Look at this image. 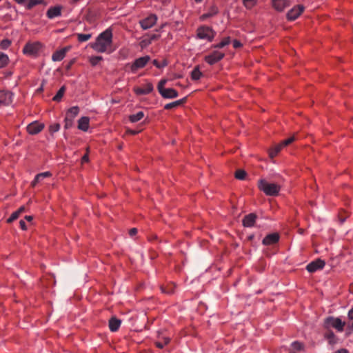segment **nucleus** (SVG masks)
Returning a JSON list of instances; mask_svg holds the SVG:
<instances>
[{
	"label": "nucleus",
	"instance_id": "obj_47",
	"mask_svg": "<svg viewBox=\"0 0 353 353\" xmlns=\"http://www.w3.org/2000/svg\"><path fill=\"white\" fill-rule=\"evenodd\" d=\"M137 233V229L135 228L130 229L129 231V234L131 236H134Z\"/></svg>",
	"mask_w": 353,
	"mask_h": 353
},
{
	"label": "nucleus",
	"instance_id": "obj_34",
	"mask_svg": "<svg viewBox=\"0 0 353 353\" xmlns=\"http://www.w3.org/2000/svg\"><path fill=\"white\" fill-rule=\"evenodd\" d=\"M103 59L101 56H94L90 58V63L92 66L97 65Z\"/></svg>",
	"mask_w": 353,
	"mask_h": 353
},
{
	"label": "nucleus",
	"instance_id": "obj_37",
	"mask_svg": "<svg viewBox=\"0 0 353 353\" xmlns=\"http://www.w3.org/2000/svg\"><path fill=\"white\" fill-rule=\"evenodd\" d=\"M51 176H52L51 172H41V173L37 174V179H40L41 181L43 179L46 178V177H50Z\"/></svg>",
	"mask_w": 353,
	"mask_h": 353
},
{
	"label": "nucleus",
	"instance_id": "obj_55",
	"mask_svg": "<svg viewBox=\"0 0 353 353\" xmlns=\"http://www.w3.org/2000/svg\"><path fill=\"white\" fill-rule=\"evenodd\" d=\"M81 161H82L83 163L88 162V154H85L82 157Z\"/></svg>",
	"mask_w": 353,
	"mask_h": 353
},
{
	"label": "nucleus",
	"instance_id": "obj_2",
	"mask_svg": "<svg viewBox=\"0 0 353 353\" xmlns=\"http://www.w3.org/2000/svg\"><path fill=\"white\" fill-rule=\"evenodd\" d=\"M259 188L268 196H276L280 191V185L274 183H269L265 179L259 181Z\"/></svg>",
	"mask_w": 353,
	"mask_h": 353
},
{
	"label": "nucleus",
	"instance_id": "obj_49",
	"mask_svg": "<svg viewBox=\"0 0 353 353\" xmlns=\"http://www.w3.org/2000/svg\"><path fill=\"white\" fill-rule=\"evenodd\" d=\"M20 227L22 230H26V222L23 220H21L20 222Z\"/></svg>",
	"mask_w": 353,
	"mask_h": 353
},
{
	"label": "nucleus",
	"instance_id": "obj_52",
	"mask_svg": "<svg viewBox=\"0 0 353 353\" xmlns=\"http://www.w3.org/2000/svg\"><path fill=\"white\" fill-rule=\"evenodd\" d=\"M39 181H41V180L37 179V175H36L34 177V179L32 182V185L35 186L37 185V183H39Z\"/></svg>",
	"mask_w": 353,
	"mask_h": 353
},
{
	"label": "nucleus",
	"instance_id": "obj_13",
	"mask_svg": "<svg viewBox=\"0 0 353 353\" xmlns=\"http://www.w3.org/2000/svg\"><path fill=\"white\" fill-rule=\"evenodd\" d=\"M290 4V2L289 0H272L273 8L279 12L284 10Z\"/></svg>",
	"mask_w": 353,
	"mask_h": 353
},
{
	"label": "nucleus",
	"instance_id": "obj_50",
	"mask_svg": "<svg viewBox=\"0 0 353 353\" xmlns=\"http://www.w3.org/2000/svg\"><path fill=\"white\" fill-rule=\"evenodd\" d=\"M223 42V43H224V46H227L230 43V37H226L225 39H223V41H221Z\"/></svg>",
	"mask_w": 353,
	"mask_h": 353
},
{
	"label": "nucleus",
	"instance_id": "obj_21",
	"mask_svg": "<svg viewBox=\"0 0 353 353\" xmlns=\"http://www.w3.org/2000/svg\"><path fill=\"white\" fill-rule=\"evenodd\" d=\"M89 118L86 117H81L78 122V128L85 132L89 128Z\"/></svg>",
	"mask_w": 353,
	"mask_h": 353
},
{
	"label": "nucleus",
	"instance_id": "obj_53",
	"mask_svg": "<svg viewBox=\"0 0 353 353\" xmlns=\"http://www.w3.org/2000/svg\"><path fill=\"white\" fill-rule=\"evenodd\" d=\"M224 46H225L224 43H223V42L221 41L219 43L214 46V48H223Z\"/></svg>",
	"mask_w": 353,
	"mask_h": 353
},
{
	"label": "nucleus",
	"instance_id": "obj_57",
	"mask_svg": "<svg viewBox=\"0 0 353 353\" xmlns=\"http://www.w3.org/2000/svg\"><path fill=\"white\" fill-rule=\"evenodd\" d=\"M71 125L72 122L70 123V120L67 121V120L65 119V128H69V126H70Z\"/></svg>",
	"mask_w": 353,
	"mask_h": 353
},
{
	"label": "nucleus",
	"instance_id": "obj_46",
	"mask_svg": "<svg viewBox=\"0 0 353 353\" xmlns=\"http://www.w3.org/2000/svg\"><path fill=\"white\" fill-rule=\"evenodd\" d=\"M241 45H242L241 43L238 40H234L233 41V47L234 48H238L241 47Z\"/></svg>",
	"mask_w": 353,
	"mask_h": 353
},
{
	"label": "nucleus",
	"instance_id": "obj_35",
	"mask_svg": "<svg viewBox=\"0 0 353 353\" xmlns=\"http://www.w3.org/2000/svg\"><path fill=\"white\" fill-rule=\"evenodd\" d=\"M42 2V0H29L28 3H27L26 8L27 9H31L36 5H38Z\"/></svg>",
	"mask_w": 353,
	"mask_h": 353
},
{
	"label": "nucleus",
	"instance_id": "obj_12",
	"mask_svg": "<svg viewBox=\"0 0 353 353\" xmlns=\"http://www.w3.org/2000/svg\"><path fill=\"white\" fill-rule=\"evenodd\" d=\"M13 94L9 91L0 92V104L8 105L12 102Z\"/></svg>",
	"mask_w": 353,
	"mask_h": 353
},
{
	"label": "nucleus",
	"instance_id": "obj_7",
	"mask_svg": "<svg viewBox=\"0 0 353 353\" xmlns=\"http://www.w3.org/2000/svg\"><path fill=\"white\" fill-rule=\"evenodd\" d=\"M225 54L219 50H214L213 52L208 56H205V61L210 65H213L222 59L224 57Z\"/></svg>",
	"mask_w": 353,
	"mask_h": 353
},
{
	"label": "nucleus",
	"instance_id": "obj_25",
	"mask_svg": "<svg viewBox=\"0 0 353 353\" xmlns=\"http://www.w3.org/2000/svg\"><path fill=\"white\" fill-rule=\"evenodd\" d=\"M185 101V98H183V99H181L173 101L172 103H167L164 106V108L165 110H170V109H172V108H175L179 106L180 105L183 104Z\"/></svg>",
	"mask_w": 353,
	"mask_h": 353
},
{
	"label": "nucleus",
	"instance_id": "obj_15",
	"mask_svg": "<svg viewBox=\"0 0 353 353\" xmlns=\"http://www.w3.org/2000/svg\"><path fill=\"white\" fill-rule=\"evenodd\" d=\"M279 240V235L277 233H272L267 235L263 239V244L265 245H274L277 243Z\"/></svg>",
	"mask_w": 353,
	"mask_h": 353
},
{
	"label": "nucleus",
	"instance_id": "obj_1",
	"mask_svg": "<svg viewBox=\"0 0 353 353\" xmlns=\"http://www.w3.org/2000/svg\"><path fill=\"white\" fill-rule=\"evenodd\" d=\"M90 47L97 52L108 54L112 53L114 49L112 48V32L110 28L99 34L95 41L90 43Z\"/></svg>",
	"mask_w": 353,
	"mask_h": 353
},
{
	"label": "nucleus",
	"instance_id": "obj_30",
	"mask_svg": "<svg viewBox=\"0 0 353 353\" xmlns=\"http://www.w3.org/2000/svg\"><path fill=\"white\" fill-rule=\"evenodd\" d=\"M283 148L281 144L275 145L272 149L270 150V156L271 158H274L277 155V154L281 151Z\"/></svg>",
	"mask_w": 353,
	"mask_h": 353
},
{
	"label": "nucleus",
	"instance_id": "obj_62",
	"mask_svg": "<svg viewBox=\"0 0 353 353\" xmlns=\"http://www.w3.org/2000/svg\"><path fill=\"white\" fill-rule=\"evenodd\" d=\"M153 63H154V65H155L156 66L159 67V65H158L157 61L154 60Z\"/></svg>",
	"mask_w": 353,
	"mask_h": 353
},
{
	"label": "nucleus",
	"instance_id": "obj_11",
	"mask_svg": "<svg viewBox=\"0 0 353 353\" xmlns=\"http://www.w3.org/2000/svg\"><path fill=\"white\" fill-rule=\"evenodd\" d=\"M44 128V124L34 121L27 126V131L30 134H37Z\"/></svg>",
	"mask_w": 353,
	"mask_h": 353
},
{
	"label": "nucleus",
	"instance_id": "obj_44",
	"mask_svg": "<svg viewBox=\"0 0 353 353\" xmlns=\"http://www.w3.org/2000/svg\"><path fill=\"white\" fill-rule=\"evenodd\" d=\"M19 212H14L11 214L10 218L8 219V222L13 221L14 220L17 219L19 217Z\"/></svg>",
	"mask_w": 353,
	"mask_h": 353
},
{
	"label": "nucleus",
	"instance_id": "obj_16",
	"mask_svg": "<svg viewBox=\"0 0 353 353\" xmlns=\"http://www.w3.org/2000/svg\"><path fill=\"white\" fill-rule=\"evenodd\" d=\"M48 18L52 19L61 15V7L60 6L50 7L46 13Z\"/></svg>",
	"mask_w": 353,
	"mask_h": 353
},
{
	"label": "nucleus",
	"instance_id": "obj_18",
	"mask_svg": "<svg viewBox=\"0 0 353 353\" xmlns=\"http://www.w3.org/2000/svg\"><path fill=\"white\" fill-rule=\"evenodd\" d=\"M160 94L165 99H174L178 97V92L173 88H165Z\"/></svg>",
	"mask_w": 353,
	"mask_h": 353
},
{
	"label": "nucleus",
	"instance_id": "obj_5",
	"mask_svg": "<svg viewBox=\"0 0 353 353\" xmlns=\"http://www.w3.org/2000/svg\"><path fill=\"white\" fill-rule=\"evenodd\" d=\"M327 326H332L337 331L342 332L343 330L345 323L342 322L339 318L328 317L325 320Z\"/></svg>",
	"mask_w": 353,
	"mask_h": 353
},
{
	"label": "nucleus",
	"instance_id": "obj_31",
	"mask_svg": "<svg viewBox=\"0 0 353 353\" xmlns=\"http://www.w3.org/2000/svg\"><path fill=\"white\" fill-rule=\"evenodd\" d=\"M77 36L78 41L79 42L87 41H88L92 37V34H91L79 33V34H77Z\"/></svg>",
	"mask_w": 353,
	"mask_h": 353
},
{
	"label": "nucleus",
	"instance_id": "obj_41",
	"mask_svg": "<svg viewBox=\"0 0 353 353\" xmlns=\"http://www.w3.org/2000/svg\"><path fill=\"white\" fill-rule=\"evenodd\" d=\"M166 83H167L166 79H162L159 81L158 86H157L159 92H160L161 91H162L163 90L165 89V85L166 84Z\"/></svg>",
	"mask_w": 353,
	"mask_h": 353
},
{
	"label": "nucleus",
	"instance_id": "obj_60",
	"mask_svg": "<svg viewBox=\"0 0 353 353\" xmlns=\"http://www.w3.org/2000/svg\"><path fill=\"white\" fill-rule=\"evenodd\" d=\"M128 132L132 134H136L138 132L135 130H128Z\"/></svg>",
	"mask_w": 353,
	"mask_h": 353
},
{
	"label": "nucleus",
	"instance_id": "obj_6",
	"mask_svg": "<svg viewBox=\"0 0 353 353\" xmlns=\"http://www.w3.org/2000/svg\"><path fill=\"white\" fill-rule=\"evenodd\" d=\"M157 21V17L154 14H151L146 18L141 20L139 21L141 27L143 30H148L152 27H153Z\"/></svg>",
	"mask_w": 353,
	"mask_h": 353
},
{
	"label": "nucleus",
	"instance_id": "obj_63",
	"mask_svg": "<svg viewBox=\"0 0 353 353\" xmlns=\"http://www.w3.org/2000/svg\"><path fill=\"white\" fill-rule=\"evenodd\" d=\"M81 0H72L73 3H77L79 1H80Z\"/></svg>",
	"mask_w": 353,
	"mask_h": 353
},
{
	"label": "nucleus",
	"instance_id": "obj_45",
	"mask_svg": "<svg viewBox=\"0 0 353 353\" xmlns=\"http://www.w3.org/2000/svg\"><path fill=\"white\" fill-rule=\"evenodd\" d=\"M161 290L163 293H165V294H172V293L174 292V288L173 287H171L169 289H165V288L161 287Z\"/></svg>",
	"mask_w": 353,
	"mask_h": 353
},
{
	"label": "nucleus",
	"instance_id": "obj_17",
	"mask_svg": "<svg viewBox=\"0 0 353 353\" xmlns=\"http://www.w3.org/2000/svg\"><path fill=\"white\" fill-rule=\"evenodd\" d=\"M256 215L254 213H250L246 215L243 219V225L244 227H252L256 221Z\"/></svg>",
	"mask_w": 353,
	"mask_h": 353
},
{
	"label": "nucleus",
	"instance_id": "obj_28",
	"mask_svg": "<svg viewBox=\"0 0 353 353\" xmlns=\"http://www.w3.org/2000/svg\"><path fill=\"white\" fill-rule=\"evenodd\" d=\"M152 42L149 39V35L143 36L139 43L140 47L143 49L148 46Z\"/></svg>",
	"mask_w": 353,
	"mask_h": 353
},
{
	"label": "nucleus",
	"instance_id": "obj_59",
	"mask_svg": "<svg viewBox=\"0 0 353 353\" xmlns=\"http://www.w3.org/2000/svg\"><path fill=\"white\" fill-rule=\"evenodd\" d=\"M25 210L24 207H21L17 212H19V214L22 212H23Z\"/></svg>",
	"mask_w": 353,
	"mask_h": 353
},
{
	"label": "nucleus",
	"instance_id": "obj_39",
	"mask_svg": "<svg viewBox=\"0 0 353 353\" xmlns=\"http://www.w3.org/2000/svg\"><path fill=\"white\" fill-rule=\"evenodd\" d=\"M292 347L293 350H301L303 348V344L298 341H294L292 343Z\"/></svg>",
	"mask_w": 353,
	"mask_h": 353
},
{
	"label": "nucleus",
	"instance_id": "obj_54",
	"mask_svg": "<svg viewBox=\"0 0 353 353\" xmlns=\"http://www.w3.org/2000/svg\"><path fill=\"white\" fill-rule=\"evenodd\" d=\"M224 46H225L224 43H223V42L221 41L219 43L214 46V48H223Z\"/></svg>",
	"mask_w": 353,
	"mask_h": 353
},
{
	"label": "nucleus",
	"instance_id": "obj_20",
	"mask_svg": "<svg viewBox=\"0 0 353 353\" xmlns=\"http://www.w3.org/2000/svg\"><path fill=\"white\" fill-rule=\"evenodd\" d=\"M79 112V108L77 106H73L70 108L66 113L67 121L70 120V122H72L74 118L77 116Z\"/></svg>",
	"mask_w": 353,
	"mask_h": 353
},
{
	"label": "nucleus",
	"instance_id": "obj_64",
	"mask_svg": "<svg viewBox=\"0 0 353 353\" xmlns=\"http://www.w3.org/2000/svg\"><path fill=\"white\" fill-rule=\"evenodd\" d=\"M196 3H200L202 1V0H194Z\"/></svg>",
	"mask_w": 353,
	"mask_h": 353
},
{
	"label": "nucleus",
	"instance_id": "obj_32",
	"mask_svg": "<svg viewBox=\"0 0 353 353\" xmlns=\"http://www.w3.org/2000/svg\"><path fill=\"white\" fill-rule=\"evenodd\" d=\"M65 90V87L62 86L59 90V91L57 92L56 95L53 97V100L55 101H59L61 99V98L63 97V94H64Z\"/></svg>",
	"mask_w": 353,
	"mask_h": 353
},
{
	"label": "nucleus",
	"instance_id": "obj_29",
	"mask_svg": "<svg viewBox=\"0 0 353 353\" xmlns=\"http://www.w3.org/2000/svg\"><path fill=\"white\" fill-rule=\"evenodd\" d=\"M258 0H242L243 5L247 9H251L256 5Z\"/></svg>",
	"mask_w": 353,
	"mask_h": 353
},
{
	"label": "nucleus",
	"instance_id": "obj_51",
	"mask_svg": "<svg viewBox=\"0 0 353 353\" xmlns=\"http://www.w3.org/2000/svg\"><path fill=\"white\" fill-rule=\"evenodd\" d=\"M348 318L353 320V307L348 312Z\"/></svg>",
	"mask_w": 353,
	"mask_h": 353
},
{
	"label": "nucleus",
	"instance_id": "obj_42",
	"mask_svg": "<svg viewBox=\"0 0 353 353\" xmlns=\"http://www.w3.org/2000/svg\"><path fill=\"white\" fill-rule=\"evenodd\" d=\"M166 83H167L166 79H162L159 81L158 86H157L159 92H160L161 91H162L163 90L165 89V85L166 84Z\"/></svg>",
	"mask_w": 353,
	"mask_h": 353
},
{
	"label": "nucleus",
	"instance_id": "obj_23",
	"mask_svg": "<svg viewBox=\"0 0 353 353\" xmlns=\"http://www.w3.org/2000/svg\"><path fill=\"white\" fill-rule=\"evenodd\" d=\"M170 342V338L168 336H161L159 335L158 337V341L155 342V344L157 347L163 348L165 345H167Z\"/></svg>",
	"mask_w": 353,
	"mask_h": 353
},
{
	"label": "nucleus",
	"instance_id": "obj_8",
	"mask_svg": "<svg viewBox=\"0 0 353 353\" xmlns=\"http://www.w3.org/2000/svg\"><path fill=\"white\" fill-rule=\"evenodd\" d=\"M305 8L302 5H298L292 8L287 14V18L290 21L296 19L303 12Z\"/></svg>",
	"mask_w": 353,
	"mask_h": 353
},
{
	"label": "nucleus",
	"instance_id": "obj_9",
	"mask_svg": "<svg viewBox=\"0 0 353 353\" xmlns=\"http://www.w3.org/2000/svg\"><path fill=\"white\" fill-rule=\"evenodd\" d=\"M325 265L324 261L321 259H316L314 261L310 263L307 267L306 270L311 273L315 272L317 270H322Z\"/></svg>",
	"mask_w": 353,
	"mask_h": 353
},
{
	"label": "nucleus",
	"instance_id": "obj_48",
	"mask_svg": "<svg viewBox=\"0 0 353 353\" xmlns=\"http://www.w3.org/2000/svg\"><path fill=\"white\" fill-rule=\"evenodd\" d=\"M158 38H159V35H157L156 34H152L151 35H149V39L150 40L151 42L154 40L157 39Z\"/></svg>",
	"mask_w": 353,
	"mask_h": 353
},
{
	"label": "nucleus",
	"instance_id": "obj_14",
	"mask_svg": "<svg viewBox=\"0 0 353 353\" xmlns=\"http://www.w3.org/2000/svg\"><path fill=\"white\" fill-rule=\"evenodd\" d=\"M70 47H65L61 50H57L52 54V60L53 61H60L64 59Z\"/></svg>",
	"mask_w": 353,
	"mask_h": 353
},
{
	"label": "nucleus",
	"instance_id": "obj_27",
	"mask_svg": "<svg viewBox=\"0 0 353 353\" xmlns=\"http://www.w3.org/2000/svg\"><path fill=\"white\" fill-rule=\"evenodd\" d=\"M9 61V58L7 54L0 52V68H4L7 65Z\"/></svg>",
	"mask_w": 353,
	"mask_h": 353
},
{
	"label": "nucleus",
	"instance_id": "obj_19",
	"mask_svg": "<svg viewBox=\"0 0 353 353\" xmlns=\"http://www.w3.org/2000/svg\"><path fill=\"white\" fill-rule=\"evenodd\" d=\"M153 90V85L151 83H147L143 88H137L134 89L137 94L142 95L150 93Z\"/></svg>",
	"mask_w": 353,
	"mask_h": 353
},
{
	"label": "nucleus",
	"instance_id": "obj_43",
	"mask_svg": "<svg viewBox=\"0 0 353 353\" xmlns=\"http://www.w3.org/2000/svg\"><path fill=\"white\" fill-rule=\"evenodd\" d=\"M294 140V137H290L285 140H284L283 142H281L280 144L282 145V147H285L289 144H290L291 143H292Z\"/></svg>",
	"mask_w": 353,
	"mask_h": 353
},
{
	"label": "nucleus",
	"instance_id": "obj_56",
	"mask_svg": "<svg viewBox=\"0 0 353 353\" xmlns=\"http://www.w3.org/2000/svg\"><path fill=\"white\" fill-rule=\"evenodd\" d=\"M335 353H348V351L345 349H341L337 350Z\"/></svg>",
	"mask_w": 353,
	"mask_h": 353
},
{
	"label": "nucleus",
	"instance_id": "obj_3",
	"mask_svg": "<svg viewBox=\"0 0 353 353\" xmlns=\"http://www.w3.org/2000/svg\"><path fill=\"white\" fill-rule=\"evenodd\" d=\"M43 48V45L39 41L28 42L23 49V52L30 57H37Z\"/></svg>",
	"mask_w": 353,
	"mask_h": 353
},
{
	"label": "nucleus",
	"instance_id": "obj_38",
	"mask_svg": "<svg viewBox=\"0 0 353 353\" xmlns=\"http://www.w3.org/2000/svg\"><path fill=\"white\" fill-rule=\"evenodd\" d=\"M60 129V125L59 123H54L50 126V132L51 133L57 132Z\"/></svg>",
	"mask_w": 353,
	"mask_h": 353
},
{
	"label": "nucleus",
	"instance_id": "obj_22",
	"mask_svg": "<svg viewBox=\"0 0 353 353\" xmlns=\"http://www.w3.org/2000/svg\"><path fill=\"white\" fill-rule=\"evenodd\" d=\"M121 321L119 319H118L115 317L111 318L109 321L110 330L112 332L117 331L121 325Z\"/></svg>",
	"mask_w": 353,
	"mask_h": 353
},
{
	"label": "nucleus",
	"instance_id": "obj_58",
	"mask_svg": "<svg viewBox=\"0 0 353 353\" xmlns=\"http://www.w3.org/2000/svg\"><path fill=\"white\" fill-rule=\"evenodd\" d=\"M26 0H15V1L17 3H18L19 4H23L26 2Z\"/></svg>",
	"mask_w": 353,
	"mask_h": 353
},
{
	"label": "nucleus",
	"instance_id": "obj_4",
	"mask_svg": "<svg viewBox=\"0 0 353 353\" xmlns=\"http://www.w3.org/2000/svg\"><path fill=\"white\" fill-rule=\"evenodd\" d=\"M214 32L209 27L203 26L198 29L197 37L201 39H205L211 41L214 37Z\"/></svg>",
	"mask_w": 353,
	"mask_h": 353
},
{
	"label": "nucleus",
	"instance_id": "obj_36",
	"mask_svg": "<svg viewBox=\"0 0 353 353\" xmlns=\"http://www.w3.org/2000/svg\"><path fill=\"white\" fill-rule=\"evenodd\" d=\"M246 176V172L243 170H239L236 172L235 177L238 179L243 180Z\"/></svg>",
	"mask_w": 353,
	"mask_h": 353
},
{
	"label": "nucleus",
	"instance_id": "obj_10",
	"mask_svg": "<svg viewBox=\"0 0 353 353\" xmlns=\"http://www.w3.org/2000/svg\"><path fill=\"white\" fill-rule=\"evenodd\" d=\"M150 58L149 56H144L137 59L131 66L132 72L137 71L138 69L142 68L145 66Z\"/></svg>",
	"mask_w": 353,
	"mask_h": 353
},
{
	"label": "nucleus",
	"instance_id": "obj_24",
	"mask_svg": "<svg viewBox=\"0 0 353 353\" xmlns=\"http://www.w3.org/2000/svg\"><path fill=\"white\" fill-rule=\"evenodd\" d=\"M217 13H218V8L216 6H212L210 7V10L208 12H206L201 16V19L203 21L205 20L206 19H208L209 17H212L214 16Z\"/></svg>",
	"mask_w": 353,
	"mask_h": 353
},
{
	"label": "nucleus",
	"instance_id": "obj_33",
	"mask_svg": "<svg viewBox=\"0 0 353 353\" xmlns=\"http://www.w3.org/2000/svg\"><path fill=\"white\" fill-rule=\"evenodd\" d=\"M201 76V72L198 67H196L191 73V77L193 80H199Z\"/></svg>",
	"mask_w": 353,
	"mask_h": 353
},
{
	"label": "nucleus",
	"instance_id": "obj_40",
	"mask_svg": "<svg viewBox=\"0 0 353 353\" xmlns=\"http://www.w3.org/2000/svg\"><path fill=\"white\" fill-rule=\"evenodd\" d=\"M10 45V41L8 39H4L0 43V48L1 49H7Z\"/></svg>",
	"mask_w": 353,
	"mask_h": 353
},
{
	"label": "nucleus",
	"instance_id": "obj_26",
	"mask_svg": "<svg viewBox=\"0 0 353 353\" xmlns=\"http://www.w3.org/2000/svg\"><path fill=\"white\" fill-rule=\"evenodd\" d=\"M144 117V113L142 111L138 112L136 114L130 116V121L132 123H136L141 120Z\"/></svg>",
	"mask_w": 353,
	"mask_h": 353
},
{
	"label": "nucleus",
	"instance_id": "obj_61",
	"mask_svg": "<svg viewBox=\"0 0 353 353\" xmlns=\"http://www.w3.org/2000/svg\"><path fill=\"white\" fill-rule=\"evenodd\" d=\"M26 219L28 220V221H31L32 219V217L31 216H26Z\"/></svg>",
	"mask_w": 353,
	"mask_h": 353
}]
</instances>
